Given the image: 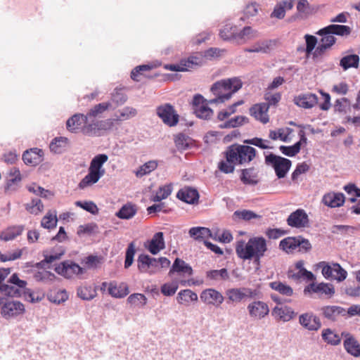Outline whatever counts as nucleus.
<instances>
[{
    "instance_id": "7ed1b4c3",
    "label": "nucleus",
    "mask_w": 360,
    "mask_h": 360,
    "mask_svg": "<svg viewBox=\"0 0 360 360\" xmlns=\"http://www.w3.org/2000/svg\"><path fill=\"white\" fill-rule=\"evenodd\" d=\"M108 160V156L105 154L96 155L90 162L88 174L80 181L78 187L84 189L96 184L105 173L103 165Z\"/></svg>"
},
{
    "instance_id": "4be33fe9",
    "label": "nucleus",
    "mask_w": 360,
    "mask_h": 360,
    "mask_svg": "<svg viewBox=\"0 0 360 360\" xmlns=\"http://www.w3.org/2000/svg\"><path fill=\"white\" fill-rule=\"evenodd\" d=\"M294 103L299 107L305 109L312 108L318 103V97L316 94L308 93L295 96Z\"/></svg>"
},
{
    "instance_id": "bb28decb",
    "label": "nucleus",
    "mask_w": 360,
    "mask_h": 360,
    "mask_svg": "<svg viewBox=\"0 0 360 360\" xmlns=\"http://www.w3.org/2000/svg\"><path fill=\"white\" fill-rule=\"evenodd\" d=\"M10 273L11 270L9 268L0 269V292L8 296L15 297L19 294V290L14 286L2 283V281H4Z\"/></svg>"
},
{
    "instance_id": "39448f33",
    "label": "nucleus",
    "mask_w": 360,
    "mask_h": 360,
    "mask_svg": "<svg viewBox=\"0 0 360 360\" xmlns=\"http://www.w3.org/2000/svg\"><path fill=\"white\" fill-rule=\"evenodd\" d=\"M228 150L229 159L240 165L250 162L256 155L255 149L249 146L232 145Z\"/></svg>"
},
{
    "instance_id": "5701e85b",
    "label": "nucleus",
    "mask_w": 360,
    "mask_h": 360,
    "mask_svg": "<svg viewBox=\"0 0 360 360\" xmlns=\"http://www.w3.org/2000/svg\"><path fill=\"white\" fill-rule=\"evenodd\" d=\"M345 339L343 342L344 348L350 355L354 357L360 356V344L359 342L349 333H342Z\"/></svg>"
},
{
    "instance_id": "9b49d317",
    "label": "nucleus",
    "mask_w": 360,
    "mask_h": 360,
    "mask_svg": "<svg viewBox=\"0 0 360 360\" xmlns=\"http://www.w3.org/2000/svg\"><path fill=\"white\" fill-rule=\"evenodd\" d=\"M226 295L230 302L239 303L246 297H254L256 292L248 288H233L228 289Z\"/></svg>"
},
{
    "instance_id": "052dcab7",
    "label": "nucleus",
    "mask_w": 360,
    "mask_h": 360,
    "mask_svg": "<svg viewBox=\"0 0 360 360\" xmlns=\"http://www.w3.org/2000/svg\"><path fill=\"white\" fill-rule=\"evenodd\" d=\"M174 142L178 150H184L191 143V139L184 134H179L175 136Z\"/></svg>"
},
{
    "instance_id": "393cba45",
    "label": "nucleus",
    "mask_w": 360,
    "mask_h": 360,
    "mask_svg": "<svg viewBox=\"0 0 360 360\" xmlns=\"http://www.w3.org/2000/svg\"><path fill=\"white\" fill-rule=\"evenodd\" d=\"M271 314L276 319L284 322L289 321L295 316L294 310L287 306L275 307Z\"/></svg>"
},
{
    "instance_id": "4c0bfd02",
    "label": "nucleus",
    "mask_w": 360,
    "mask_h": 360,
    "mask_svg": "<svg viewBox=\"0 0 360 360\" xmlns=\"http://www.w3.org/2000/svg\"><path fill=\"white\" fill-rule=\"evenodd\" d=\"M77 295L84 300H93L97 295L96 288L88 285H81L77 289Z\"/></svg>"
},
{
    "instance_id": "8fccbe9b",
    "label": "nucleus",
    "mask_w": 360,
    "mask_h": 360,
    "mask_svg": "<svg viewBox=\"0 0 360 360\" xmlns=\"http://www.w3.org/2000/svg\"><path fill=\"white\" fill-rule=\"evenodd\" d=\"M240 179L245 184L255 185L258 182L257 174L252 168L243 169Z\"/></svg>"
},
{
    "instance_id": "2f4dec72",
    "label": "nucleus",
    "mask_w": 360,
    "mask_h": 360,
    "mask_svg": "<svg viewBox=\"0 0 360 360\" xmlns=\"http://www.w3.org/2000/svg\"><path fill=\"white\" fill-rule=\"evenodd\" d=\"M86 124L85 115L83 114H75L67 121V129L71 131L76 133L79 129L82 131V127Z\"/></svg>"
},
{
    "instance_id": "a211bd4d",
    "label": "nucleus",
    "mask_w": 360,
    "mask_h": 360,
    "mask_svg": "<svg viewBox=\"0 0 360 360\" xmlns=\"http://www.w3.org/2000/svg\"><path fill=\"white\" fill-rule=\"evenodd\" d=\"M269 104L266 103H257L252 105L250 110V114L255 120L266 124L269 122V117L268 115Z\"/></svg>"
},
{
    "instance_id": "e433bc0d",
    "label": "nucleus",
    "mask_w": 360,
    "mask_h": 360,
    "mask_svg": "<svg viewBox=\"0 0 360 360\" xmlns=\"http://www.w3.org/2000/svg\"><path fill=\"white\" fill-rule=\"evenodd\" d=\"M323 341L330 345L336 346L341 342V336L330 328H325L321 332Z\"/></svg>"
},
{
    "instance_id": "4d7b16f0",
    "label": "nucleus",
    "mask_w": 360,
    "mask_h": 360,
    "mask_svg": "<svg viewBox=\"0 0 360 360\" xmlns=\"http://www.w3.org/2000/svg\"><path fill=\"white\" fill-rule=\"evenodd\" d=\"M68 298V295L65 290H58L52 291L49 295V299L51 302L60 304L65 302Z\"/></svg>"
},
{
    "instance_id": "774afa93",
    "label": "nucleus",
    "mask_w": 360,
    "mask_h": 360,
    "mask_svg": "<svg viewBox=\"0 0 360 360\" xmlns=\"http://www.w3.org/2000/svg\"><path fill=\"white\" fill-rule=\"evenodd\" d=\"M135 245L133 243H131L126 251V256H125V262H124V267L126 269L129 268L134 262V257L135 255Z\"/></svg>"
},
{
    "instance_id": "1a4fd4ad",
    "label": "nucleus",
    "mask_w": 360,
    "mask_h": 360,
    "mask_svg": "<svg viewBox=\"0 0 360 360\" xmlns=\"http://www.w3.org/2000/svg\"><path fill=\"white\" fill-rule=\"evenodd\" d=\"M137 267L141 273L154 274L160 271L157 259L144 254H141L138 257Z\"/></svg>"
},
{
    "instance_id": "c756f323",
    "label": "nucleus",
    "mask_w": 360,
    "mask_h": 360,
    "mask_svg": "<svg viewBox=\"0 0 360 360\" xmlns=\"http://www.w3.org/2000/svg\"><path fill=\"white\" fill-rule=\"evenodd\" d=\"M189 235L196 240H202L208 238L217 239V233L212 234L206 227H193L189 230Z\"/></svg>"
},
{
    "instance_id": "0eeeda50",
    "label": "nucleus",
    "mask_w": 360,
    "mask_h": 360,
    "mask_svg": "<svg viewBox=\"0 0 360 360\" xmlns=\"http://www.w3.org/2000/svg\"><path fill=\"white\" fill-rule=\"evenodd\" d=\"M266 162L274 168L279 179L283 178L291 167L290 160L274 154H270L266 157Z\"/></svg>"
},
{
    "instance_id": "c03bdc74",
    "label": "nucleus",
    "mask_w": 360,
    "mask_h": 360,
    "mask_svg": "<svg viewBox=\"0 0 360 360\" xmlns=\"http://www.w3.org/2000/svg\"><path fill=\"white\" fill-rule=\"evenodd\" d=\"M299 238L295 237H288L280 242V248L287 253H291L297 250L299 246Z\"/></svg>"
},
{
    "instance_id": "a878e982",
    "label": "nucleus",
    "mask_w": 360,
    "mask_h": 360,
    "mask_svg": "<svg viewBox=\"0 0 360 360\" xmlns=\"http://www.w3.org/2000/svg\"><path fill=\"white\" fill-rule=\"evenodd\" d=\"M176 196L179 200L188 204H194L199 198L197 190L190 187H184L179 190Z\"/></svg>"
},
{
    "instance_id": "49530a36",
    "label": "nucleus",
    "mask_w": 360,
    "mask_h": 360,
    "mask_svg": "<svg viewBox=\"0 0 360 360\" xmlns=\"http://www.w3.org/2000/svg\"><path fill=\"white\" fill-rule=\"evenodd\" d=\"M269 286L272 290H274L284 296L289 297L293 295L292 288L290 285L281 281L271 282Z\"/></svg>"
},
{
    "instance_id": "680f3d73",
    "label": "nucleus",
    "mask_w": 360,
    "mask_h": 360,
    "mask_svg": "<svg viewBox=\"0 0 360 360\" xmlns=\"http://www.w3.org/2000/svg\"><path fill=\"white\" fill-rule=\"evenodd\" d=\"M27 210L34 214H38L44 210V205L39 199H33L30 203L26 205Z\"/></svg>"
},
{
    "instance_id": "09e8293b",
    "label": "nucleus",
    "mask_w": 360,
    "mask_h": 360,
    "mask_svg": "<svg viewBox=\"0 0 360 360\" xmlns=\"http://www.w3.org/2000/svg\"><path fill=\"white\" fill-rule=\"evenodd\" d=\"M41 150H39L37 152L34 149H31L30 150H27L22 155V159L26 165H37L41 160Z\"/></svg>"
},
{
    "instance_id": "2eb2a0df",
    "label": "nucleus",
    "mask_w": 360,
    "mask_h": 360,
    "mask_svg": "<svg viewBox=\"0 0 360 360\" xmlns=\"http://www.w3.org/2000/svg\"><path fill=\"white\" fill-rule=\"evenodd\" d=\"M200 297L204 303L214 306H219L224 300L222 294L214 288L204 290Z\"/></svg>"
},
{
    "instance_id": "6e6552de",
    "label": "nucleus",
    "mask_w": 360,
    "mask_h": 360,
    "mask_svg": "<svg viewBox=\"0 0 360 360\" xmlns=\"http://www.w3.org/2000/svg\"><path fill=\"white\" fill-rule=\"evenodd\" d=\"M156 112L164 124L169 127L176 126L179 122V115L175 111L174 107L169 103L158 106L156 109Z\"/></svg>"
},
{
    "instance_id": "473e14b6",
    "label": "nucleus",
    "mask_w": 360,
    "mask_h": 360,
    "mask_svg": "<svg viewBox=\"0 0 360 360\" xmlns=\"http://www.w3.org/2000/svg\"><path fill=\"white\" fill-rule=\"evenodd\" d=\"M111 105L110 102L101 103L94 105L85 115L86 122L89 120H91V119H96L97 117H99L105 111L110 109Z\"/></svg>"
},
{
    "instance_id": "7c9ffc66",
    "label": "nucleus",
    "mask_w": 360,
    "mask_h": 360,
    "mask_svg": "<svg viewBox=\"0 0 360 360\" xmlns=\"http://www.w3.org/2000/svg\"><path fill=\"white\" fill-rule=\"evenodd\" d=\"M174 272H176L183 276H189L192 275L193 269L191 266L184 260L176 258L169 272V274L172 275Z\"/></svg>"
},
{
    "instance_id": "bf43d9fd",
    "label": "nucleus",
    "mask_w": 360,
    "mask_h": 360,
    "mask_svg": "<svg viewBox=\"0 0 360 360\" xmlns=\"http://www.w3.org/2000/svg\"><path fill=\"white\" fill-rule=\"evenodd\" d=\"M27 189L30 192L45 198H49L53 195L51 191L44 189L36 184L28 185Z\"/></svg>"
},
{
    "instance_id": "72a5a7b5",
    "label": "nucleus",
    "mask_w": 360,
    "mask_h": 360,
    "mask_svg": "<svg viewBox=\"0 0 360 360\" xmlns=\"http://www.w3.org/2000/svg\"><path fill=\"white\" fill-rule=\"evenodd\" d=\"M314 292L325 295L328 297L335 294V288L332 284L320 283L319 284L311 283L308 287Z\"/></svg>"
},
{
    "instance_id": "9d476101",
    "label": "nucleus",
    "mask_w": 360,
    "mask_h": 360,
    "mask_svg": "<svg viewBox=\"0 0 360 360\" xmlns=\"http://www.w3.org/2000/svg\"><path fill=\"white\" fill-rule=\"evenodd\" d=\"M247 309L250 317L255 321L263 319L269 313L268 304L260 300L253 301L249 303Z\"/></svg>"
},
{
    "instance_id": "69168bd1",
    "label": "nucleus",
    "mask_w": 360,
    "mask_h": 360,
    "mask_svg": "<svg viewBox=\"0 0 360 360\" xmlns=\"http://www.w3.org/2000/svg\"><path fill=\"white\" fill-rule=\"evenodd\" d=\"M207 276L210 279L218 280L223 279L226 280L229 278V273L226 269H221L220 270H212L207 271Z\"/></svg>"
},
{
    "instance_id": "a18cd8bd",
    "label": "nucleus",
    "mask_w": 360,
    "mask_h": 360,
    "mask_svg": "<svg viewBox=\"0 0 360 360\" xmlns=\"http://www.w3.org/2000/svg\"><path fill=\"white\" fill-rule=\"evenodd\" d=\"M101 120L91 119L86 122L82 127V133L88 136H92L97 134L101 130Z\"/></svg>"
},
{
    "instance_id": "c9c22d12",
    "label": "nucleus",
    "mask_w": 360,
    "mask_h": 360,
    "mask_svg": "<svg viewBox=\"0 0 360 360\" xmlns=\"http://www.w3.org/2000/svg\"><path fill=\"white\" fill-rule=\"evenodd\" d=\"M24 230L22 226H11L3 231L0 234V239L4 241H9L20 236Z\"/></svg>"
},
{
    "instance_id": "e2e57ef3",
    "label": "nucleus",
    "mask_w": 360,
    "mask_h": 360,
    "mask_svg": "<svg viewBox=\"0 0 360 360\" xmlns=\"http://www.w3.org/2000/svg\"><path fill=\"white\" fill-rule=\"evenodd\" d=\"M128 302L134 306H144L146 304V297L141 293H134L127 298Z\"/></svg>"
},
{
    "instance_id": "6e6d98bb",
    "label": "nucleus",
    "mask_w": 360,
    "mask_h": 360,
    "mask_svg": "<svg viewBox=\"0 0 360 360\" xmlns=\"http://www.w3.org/2000/svg\"><path fill=\"white\" fill-rule=\"evenodd\" d=\"M172 191V185L167 184L162 186H160L159 189L157 191L155 195L153 198V201L154 202H160L162 200L166 199Z\"/></svg>"
},
{
    "instance_id": "f03ea898",
    "label": "nucleus",
    "mask_w": 360,
    "mask_h": 360,
    "mask_svg": "<svg viewBox=\"0 0 360 360\" xmlns=\"http://www.w3.org/2000/svg\"><path fill=\"white\" fill-rule=\"evenodd\" d=\"M243 83L238 77L221 79L213 84L211 91L215 96L209 103H223L229 101L232 95L242 87Z\"/></svg>"
},
{
    "instance_id": "338daca9",
    "label": "nucleus",
    "mask_w": 360,
    "mask_h": 360,
    "mask_svg": "<svg viewBox=\"0 0 360 360\" xmlns=\"http://www.w3.org/2000/svg\"><path fill=\"white\" fill-rule=\"evenodd\" d=\"M178 287L176 281L165 283L161 287V292L165 296H172L175 294Z\"/></svg>"
},
{
    "instance_id": "4468645a",
    "label": "nucleus",
    "mask_w": 360,
    "mask_h": 360,
    "mask_svg": "<svg viewBox=\"0 0 360 360\" xmlns=\"http://www.w3.org/2000/svg\"><path fill=\"white\" fill-rule=\"evenodd\" d=\"M25 311L24 305L20 302L12 301L4 304L1 308V314L6 319L17 316L23 314Z\"/></svg>"
},
{
    "instance_id": "864d4df0",
    "label": "nucleus",
    "mask_w": 360,
    "mask_h": 360,
    "mask_svg": "<svg viewBox=\"0 0 360 360\" xmlns=\"http://www.w3.org/2000/svg\"><path fill=\"white\" fill-rule=\"evenodd\" d=\"M238 31L236 26L231 24L226 25L220 30V37L224 40H233L235 41V35H237Z\"/></svg>"
},
{
    "instance_id": "ddd939ff",
    "label": "nucleus",
    "mask_w": 360,
    "mask_h": 360,
    "mask_svg": "<svg viewBox=\"0 0 360 360\" xmlns=\"http://www.w3.org/2000/svg\"><path fill=\"white\" fill-rule=\"evenodd\" d=\"M193 110L197 117L201 119H209L213 114L212 110L205 103L203 97L196 95L193 98Z\"/></svg>"
},
{
    "instance_id": "dca6fc26",
    "label": "nucleus",
    "mask_w": 360,
    "mask_h": 360,
    "mask_svg": "<svg viewBox=\"0 0 360 360\" xmlns=\"http://www.w3.org/2000/svg\"><path fill=\"white\" fill-rule=\"evenodd\" d=\"M299 323L303 328L310 331H316L321 327L319 318L312 313L301 314L299 316Z\"/></svg>"
},
{
    "instance_id": "a19ab883",
    "label": "nucleus",
    "mask_w": 360,
    "mask_h": 360,
    "mask_svg": "<svg viewBox=\"0 0 360 360\" xmlns=\"http://www.w3.org/2000/svg\"><path fill=\"white\" fill-rule=\"evenodd\" d=\"M176 300L181 304H189L190 302L198 300V295L191 290L186 289L181 290L178 293Z\"/></svg>"
},
{
    "instance_id": "f8f14e48",
    "label": "nucleus",
    "mask_w": 360,
    "mask_h": 360,
    "mask_svg": "<svg viewBox=\"0 0 360 360\" xmlns=\"http://www.w3.org/2000/svg\"><path fill=\"white\" fill-rule=\"evenodd\" d=\"M55 271L65 278H70L75 276L82 274L83 268L72 262H63L55 267Z\"/></svg>"
},
{
    "instance_id": "79ce46f5",
    "label": "nucleus",
    "mask_w": 360,
    "mask_h": 360,
    "mask_svg": "<svg viewBox=\"0 0 360 360\" xmlns=\"http://www.w3.org/2000/svg\"><path fill=\"white\" fill-rule=\"evenodd\" d=\"M108 293L117 298L124 297L129 293L128 288L126 285H117L115 282L109 283Z\"/></svg>"
},
{
    "instance_id": "13d9d810",
    "label": "nucleus",
    "mask_w": 360,
    "mask_h": 360,
    "mask_svg": "<svg viewBox=\"0 0 360 360\" xmlns=\"http://www.w3.org/2000/svg\"><path fill=\"white\" fill-rule=\"evenodd\" d=\"M248 122V118L245 116H236L234 118L229 120L225 123L220 124V128H234L242 125L243 124Z\"/></svg>"
},
{
    "instance_id": "603ef678",
    "label": "nucleus",
    "mask_w": 360,
    "mask_h": 360,
    "mask_svg": "<svg viewBox=\"0 0 360 360\" xmlns=\"http://www.w3.org/2000/svg\"><path fill=\"white\" fill-rule=\"evenodd\" d=\"M226 160H221L218 165L219 169L226 174L232 173L234 171V165L236 164V161H232L229 158L228 149L225 152Z\"/></svg>"
},
{
    "instance_id": "20e7f679",
    "label": "nucleus",
    "mask_w": 360,
    "mask_h": 360,
    "mask_svg": "<svg viewBox=\"0 0 360 360\" xmlns=\"http://www.w3.org/2000/svg\"><path fill=\"white\" fill-rule=\"evenodd\" d=\"M350 33V28L346 25H331L320 30L317 34L323 35L319 42L314 53L321 55L328 49L331 47L335 42V37L333 34L347 35Z\"/></svg>"
},
{
    "instance_id": "423d86ee",
    "label": "nucleus",
    "mask_w": 360,
    "mask_h": 360,
    "mask_svg": "<svg viewBox=\"0 0 360 360\" xmlns=\"http://www.w3.org/2000/svg\"><path fill=\"white\" fill-rule=\"evenodd\" d=\"M316 266L321 269L322 275L326 279H333L341 282L347 276V271L338 263L330 264L326 262H321L316 264Z\"/></svg>"
},
{
    "instance_id": "37998d69",
    "label": "nucleus",
    "mask_w": 360,
    "mask_h": 360,
    "mask_svg": "<svg viewBox=\"0 0 360 360\" xmlns=\"http://www.w3.org/2000/svg\"><path fill=\"white\" fill-rule=\"evenodd\" d=\"M292 131V129L288 127L271 130L269 132V138L274 141L279 139L282 141L288 142L290 140L289 136Z\"/></svg>"
},
{
    "instance_id": "b1692460",
    "label": "nucleus",
    "mask_w": 360,
    "mask_h": 360,
    "mask_svg": "<svg viewBox=\"0 0 360 360\" xmlns=\"http://www.w3.org/2000/svg\"><path fill=\"white\" fill-rule=\"evenodd\" d=\"M258 37L259 32L257 30L250 26H247L238 32L237 35H235V41L238 44H244L248 41L252 40Z\"/></svg>"
},
{
    "instance_id": "3c124183",
    "label": "nucleus",
    "mask_w": 360,
    "mask_h": 360,
    "mask_svg": "<svg viewBox=\"0 0 360 360\" xmlns=\"http://www.w3.org/2000/svg\"><path fill=\"white\" fill-rule=\"evenodd\" d=\"M158 167V162L155 160H150L141 166L135 172L137 177H142L154 171Z\"/></svg>"
},
{
    "instance_id": "f257e3e1",
    "label": "nucleus",
    "mask_w": 360,
    "mask_h": 360,
    "mask_svg": "<svg viewBox=\"0 0 360 360\" xmlns=\"http://www.w3.org/2000/svg\"><path fill=\"white\" fill-rule=\"evenodd\" d=\"M267 250L266 241L263 237H253L246 243L238 240L236 245V252L238 257L243 260L255 259L259 262Z\"/></svg>"
},
{
    "instance_id": "5fc2aeb1",
    "label": "nucleus",
    "mask_w": 360,
    "mask_h": 360,
    "mask_svg": "<svg viewBox=\"0 0 360 360\" xmlns=\"http://www.w3.org/2000/svg\"><path fill=\"white\" fill-rule=\"evenodd\" d=\"M68 143V139L65 137H56L50 143V149L51 151L59 153L62 149L65 148Z\"/></svg>"
},
{
    "instance_id": "6ab92c4d",
    "label": "nucleus",
    "mask_w": 360,
    "mask_h": 360,
    "mask_svg": "<svg viewBox=\"0 0 360 360\" xmlns=\"http://www.w3.org/2000/svg\"><path fill=\"white\" fill-rule=\"evenodd\" d=\"M287 222L288 224L292 227H305L309 223L308 216L303 210L299 209L290 214Z\"/></svg>"
},
{
    "instance_id": "f704fd0d",
    "label": "nucleus",
    "mask_w": 360,
    "mask_h": 360,
    "mask_svg": "<svg viewBox=\"0 0 360 360\" xmlns=\"http://www.w3.org/2000/svg\"><path fill=\"white\" fill-rule=\"evenodd\" d=\"M359 56L356 54H347L340 60V66L347 70L349 68H358L359 65Z\"/></svg>"
},
{
    "instance_id": "aec40b11",
    "label": "nucleus",
    "mask_w": 360,
    "mask_h": 360,
    "mask_svg": "<svg viewBox=\"0 0 360 360\" xmlns=\"http://www.w3.org/2000/svg\"><path fill=\"white\" fill-rule=\"evenodd\" d=\"M145 248L152 254L157 255L165 248V243L162 232L154 234L152 239L145 244Z\"/></svg>"
},
{
    "instance_id": "de8ad7c7",
    "label": "nucleus",
    "mask_w": 360,
    "mask_h": 360,
    "mask_svg": "<svg viewBox=\"0 0 360 360\" xmlns=\"http://www.w3.org/2000/svg\"><path fill=\"white\" fill-rule=\"evenodd\" d=\"M58 219L56 211H49L41 221V226L47 229H53L56 226Z\"/></svg>"
},
{
    "instance_id": "412c9836",
    "label": "nucleus",
    "mask_w": 360,
    "mask_h": 360,
    "mask_svg": "<svg viewBox=\"0 0 360 360\" xmlns=\"http://www.w3.org/2000/svg\"><path fill=\"white\" fill-rule=\"evenodd\" d=\"M277 44L275 39L259 41L254 44L251 47L245 49L248 53H266L271 51Z\"/></svg>"
},
{
    "instance_id": "f3484780",
    "label": "nucleus",
    "mask_w": 360,
    "mask_h": 360,
    "mask_svg": "<svg viewBox=\"0 0 360 360\" xmlns=\"http://www.w3.org/2000/svg\"><path fill=\"white\" fill-rule=\"evenodd\" d=\"M304 262L302 260H300L295 264V269L297 271V272L295 270H289L288 272V278L292 279L297 280L301 278L306 279L307 281H312L316 280V276L311 272L307 271L304 267Z\"/></svg>"
},
{
    "instance_id": "0e129e2a",
    "label": "nucleus",
    "mask_w": 360,
    "mask_h": 360,
    "mask_svg": "<svg viewBox=\"0 0 360 360\" xmlns=\"http://www.w3.org/2000/svg\"><path fill=\"white\" fill-rule=\"evenodd\" d=\"M120 117L117 120H127L136 116L138 111L133 107L127 106L122 109L120 111Z\"/></svg>"
},
{
    "instance_id": "58836bf2",
    "label": "nucleus",
    "mask_w": 360,
    "mask_h": 360,
    "mask_svg": "<svg viewBox=\"0 0 360 360\" xmlns=\"http://www.w3.org/2000/svg\"><path fill=\"white\" fill-rule=\"evenodd\" d=\"M292 6L293 2L292 0L283 1L275 6L274 10L271 13V17L282 19L285 16V11L290 10Z\"/></svg>"
},
{
    "instance_id": "c85d7f7f",
    "label": "nucleus",
    "mask_w": 360,
    "mask_h": 360,
    "mask_svg": "<svg viewBox=\"0 0 360 360\" xmlns=\"http://www.w3.org/2000/svg\"><path fill=\"white\" fill-rule=\"evenodd\" d=\"M322 315L327 319L335 321L340 316H345L346 310L338 306H325L320 309Z\"/></svg>"
},
{
    "instance_id": "ea45409f",
    "label": "nucleus",
    "mask_w": 360,
    "mask_h": 360,
    "mask_svg": "<svg viewBox=\"0 0 360 360\" xmlns=\"http://www.w3.org/2000/svg\"><path fill=\"white\" fill-rule=\"evenodd\" d=\"M136 212V205L131 203H127L116 213V216L120 219H129L134 217Z\"/></svg>"
},
{
    "instance_id": "cd10ccee",
    "label": "nucleus",
    "mask_w": 360,
    "mask_h": 360,
    "mask_svg": "<svg viewBox=\"0 0 360 360\" xmlns=\"http://www.w3.org/2000/svg\"><path fill=\"white\" fill-rule=\"evenodd\" d=\"M323 202L328 207H338L343 205L345 196L341 193H328L323 195Z\"/></svg>"
}]
</instances>
